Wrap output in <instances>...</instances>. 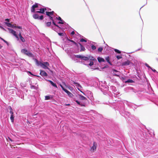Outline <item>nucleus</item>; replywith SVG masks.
Returning <instances> with one entry per match:
<instances>
[{"label": "nucleus", "instance_id": "nucleus-1", "mask_svg": "<svg viewBox=\"0 0 158 158\" xmlns=\"http://www.w3.org/2000/svg\"><path fill=\"white\" fill-rule=\"evenodd\" d=\"M21 52L22 53L30 57H33V54L29 51L25 49H23L22 50Z\"/></svg>", "mask_w": 158, "mask_h": 158}, {"label": "nucleus", "instance_id": "nucleus-2", "mask_svg": "<svg viewBox=\"0 0 158 158\" xmlns=\"http://www.w3.org/2000/svg\"><path fill=\"white\" fill-rule=\"evenodd\" d=\"M49 64L48 62H45L44 63H42V64H41V67L44 69H49L48 66H49Z\"/></svg>", "mask_w": 158, "mask_h": 158}, {"label": "nucleus", "instance_id": "nucleus-3", "mask_svg": "<svg viewBox=\"0 0 158 158\" xmlns=\"http://www.w3.org/2000/svg\"><path fill=\"white\" fill-rule=\"evenodd\" d=\"M8 29L9 30V32L10 33L13 35L17 39H18V40L19 39V37L18 36V35H17V34H16V32L15 31H14L12 29L9 28H8Z\"/></svg>", "mask_w": 158, "mask_h": 158}, {"label": "nucleus", "instance_id": "nucleus-4", "mask_svg": "<svg viewBox=\"0 0 158 158\" xmlns=\"http://www.w3.org/2000/svg\"><path fill=\"white\" fill-rule=\"evenodd\" d=\"M112 73L114 76H118L120 75V72H119L117 70L115 69H113L112 71Z\"/></svg>", "mask_w": 158, "mask_h": 158}, {"label": "nucleus", "instance_id": "nucleus-5", "mask_svg": "<svg viewBox=\"0 0 158 158\" xmlns=\"http://www.w3.org/2000/svg\"><path fill=\"white\" fill-rule=\"evenodd\" d=\"M38 7V4H35L33 5L31 7V11L32 12H35V8L37 7Z\"/></svg>", "mask_w": 158, "mask_h": 158}, {"label": "nucleus", "instance_id": "nucleus-6", "mask_svg": "<svg viewBox=\"0 0 158 158\" xmlns=\"http://www.w3.org/2000/svg\"><path fill=\"white\" fill-rule=\"evenodd\" d=\"M40 74L42 76L46 77L48 76L47 74L44 71L41 70H40Z\"/></svg>", "mask_w": 158, "mask_h": 158}, {"label": "nucleus", "instance_id": "nucleus-7", "mask_svg": "<svg viewBox=\"0 0 158 158\" xmlns=\"http://www.w3.org/2000/svg\"><path fill=\"white\" fill-rule=\"evenodd\" d=\"M131 63V62L129 60L122 63V65L123 66H127L130 64Z\"/></svg>", "mask_w": 158, "mask_h": 158}, {"label": "nucleus", "instance_id": "nucleus-8", "mask_svg": "<svg viewBox=\"0 0 158 158\" xmlns=\"http://www.w3.org/2000/svg\"><path fill=\"white\" fill-rule=\"evenodd\" d=\"M46 10V8H43L42 9H41L40 11H36V12L38 13H44L45 11Z\"/></svg>", "mask_w": 158, "mask_h": 158}, {"label": "nucleus", "instance_id": "nucleus-9", "mask_svg": "<svg viewBox=\"0 0 158 158\" xmlns=\"http://www.w3.org/2000/svg\"><path fill=\"white\" fill-rule=\"evenodd\" d=\"M78 98L80 100L83 101L87 100V99L85 97L81 95H79Z\"/></svg>", "mask_w": 158, "mask_h": 158}, {"label": "nucleus", "instance_id": "nucleus-10", "mask_svg": "<svg viewBox=\"0 0 158 158\" xmlns=\"http://www.w3.org/2000/svg\"><path fill=\"white\" fill-rule=\"evenodd\" d=\"M68 95L70 98H72L73 96V94L71 93L70 92L67 90H65V91Z\"/></svg>", "mask_w": 158, "mask_h": 158}, {"label": "nucleus", "instance_id": "nucleus-11", "mask_svg": "<svg viewBox=\"0 0 158 158\" xmlns=\"http://www.w3.org/2000/svg\"><path fill=\"white\" fill-rule=\"evenodd\" d=\"M19 31V36L21 40L23 42H24L25 41V40L21 36V31Z\"/></svg>", "mask_w": 158, "mask_h": 158}, {"label": "nucleus", "instance_id": "nucleus-12", "mask_svg": "<svg viewBox=\"0 0 158 158\" xmlns=\"http://www.w3.org/2000/svg\"><path fill=\"white\" fill-rule=\"evenodd\" d=\"M96 144L95 142H94L93 145L91 148V150L93 151H94L96 149Z\"/></svg>", "mask_w": 158, "mask_h": 158}, {"label": "nucleus", "instance_id": "nucleus-13", "mask_svg": "<svg viewBox=\"0 0 158 158\" xmlns=\"http://www.w3.org/2000/svg\"><path fill=\"white\" fill-rule=\"evenodd\" d=\"M4 23L8 27H14V26L11 24L10 23H8L7 22H5Z\"/></svg>", "mask_w": 158, "mask_h": 158}, {"label": "nucleus", "instance_id": "nucleus-14", "mask_svg": "<svg viewBox=\"0 0 158 158\" xmlns=\"http://www.w3.org/2000/svg\"><path fill=\"white\" fill-rule=\"evenodd\" d=\"M98 60V62L100 63H101V62H105V60L104 59L102 58H101L100 57H98L97 58Z\"/></svg>", "mask_w": 158, "mask_h": 158}, {"label": "nucleus", "instance_id": "nucleus-15", "mask_svg": "<svg viewBox=\"0 0 158 158\" xmlns=\"http://www.w3.org/2000/svg\"><path fill=\"white\" fill-rule=\"evenodd\" d=\"M35 61L36 62V64L37 66H41V64H42V63L36 59H35Z\"/></svg>", "mask_w": 158, "mask_h": 158}, {"label": "nucleus", "instance_id": "nucleus-16", "mask_svg": "<svg viewBox=\"0 0 158 158\" xmlns=\"http://www.w3.org/2000/svg\"><path fill=\"white\" fill-rule=\"evenodd\" d=\"M76 84V86L77 87V89L80 91V89L82 88L81 85L78 83H75Z\"/></svg>", "mask_w": 158, "mask_h": 158}, {"label": "nucleus", "instance_id": "nucleus-17", "mask_svg": "<svg viewBox=\"0 0 158 158\" xmlns=\"http://www.w3.org/2000/svg\"><path fill=\"white\" fill-rule=\"evenodd\" d=\"M88 58L89 60H93V61H96V60L95 59L93 56H88Z\"/></svg>", "mask_w": 158, "mask_h": 158}, {"label": "nucleus", "instance_id": "nucleus-18", "mask_svg": "<svg viewBox=\"0 0 158 158\" xmlns=\"http://www.w3.org/2000/svg\"><path fill=\"white\" fill-rule=\"evenodd\" d=\"M48 81L50 82L51 84L54 87L57 88V86L55 83H54L51 80H48Z\"/></svg>", "mask_w": 158, "mask_h": 158}, {"label": "nucleus", "instance_id": "nucleus-19", "mask_svg": "<svg viewBox=\"0 0 158 158\" xmlns=\"http://www.w3.org/2000/svg\"><path fill=\"white\" fill-rule=\"evenodd\" d=\"M80 46H81V50L80 51L81 52L82 51H84L85 50V48L84 47H83L81 44H79Z\"/></svg>", "mask_w": 158, "mask_h": 158}, {"label": "nucleus", "instance_id": "nucleus-20", "mask_svg": "<svg viewBox=\"0 0 158 158\" xmlns=\"http://www.w3.org/2000/svg\"><path fill=\"white\" fill-rule=\"evenodd\" d=\"M33 17L34 19H39V16L37 14H35L33 15Z\"/></svg>", "mask_w": 158, "mask_h": 158}, {"label": "nucleus", "instance_id": "nucleus-21", "mask_svg": "<svg viewBox=\"0 0 158 158\" xmlns=\"http://www.w3.org/2000/svg\"><path fill=\"white\" fill-rule=\"evenodd\" d=\"M75 101L77 103V104L78 105H80L81 106H85V105L84 104H82L79 101H78L77 100H76Z\"/></svg>", "mask_w": 158, "mask_h": 158}, {"label": "nucleus", "instance_id": "nucleus-22", "mask_svg": "<svg viewBox=\"0 0 158 158\" xmlns=\"http://www.w3.org/2000/svg\"><path fill=\"white\" fill-rule=\"evenodd\" d=\"M14 115L11 114L10 117V119L11 120L12 122L13 123L14 122Z\"/></svg>", "mask_w": 158, "mask_h": 158}, {"label": "nucleus", "instance_id": "nucleus-23", "mask_svg": "<svg viewBox=\"0 0 158 158\" xmlns=\"http://www.w3.org/2000/svg\"><path fill=\"white\" fill-rule=\"evenodd\" d=\"M76 57L81 58L82 59L83 56L82 55H76L75 56Z\"/></svg>", "mask_w": 158, "mask_h": 158}, {"label": "nucleus", "instance_id": "nucleus-24", "mask_svg": "<svg viewBox=\"0 0 158 158\" xmlns=\"http://www.w3.org/2000/svg\"><path fill=\"white\" fill-rule=\"evenodd\" d=\"M9 110H10V113L11 114H14V113L13 111V110L11 108L10 106H9Z\"/></svg>", "mask_w": 158, "mask_h": 158}, {"label": "nucleus", "instance_id": "nucleus-25", "mask_svg": "<svg viewBox=\"0 0 158 158\" xmlns=\"http://www.w3.org/2000/svg\"><path fill=\"white\" fill-rule=\"evenodd\" d=\"M82 59L85 60H89L88 56H83Z\"/></svg>", "mask_w": 158, "mask_h": 158}, {"label": "nucleus", "instance_id": "nucleus-26", "mask_svg": "<svg viewBox=\"0 0 158 158\" xmlns=\"http://www.w3.org/2000/svg\"><path fill=\"white\" fill-rule=\"evenodd\" d=\"M133 82L134 81L131 79H128L125 82V83H133Z\"/></svg>", "mask_w": 158, "mask_h": 158}, {"label": "nucleus", "instance_id": "nucleus-27", "mask_svg": "<svg viewBox=\"0 0 158 158\" xmlns=\"http://www.w3.org/2000/svg\"><path fill=\"white\" fill-rule=\"evenodd\" d=\"M106 60L110 64H111L110 62L109 61V57L108 56L106 58Z\"/></svg>", "mask_w": 158, "mask_h": 158}, {"label": "nucleus", "instance_id": "nucleus-28", "mask_svg": "<svg viewBox=\"0 0 158 158\" xmlns=\"http://www.w3.org/2000/svg\"><path fill=\"white\" fill-rule=\"evenodd\" d=\"M50 99V96H45V100H48Z\"/></svg>", "mask_w": 158, "mask_h": 158}, {"label": "nucleus", "instance_id": "nucleus-29", "mask_svg": "<svg viewBox=\"0 0 158 158\" xmlns=\"http://www.w3.org/2000/svg\"><path fill=\"white\" fill-rule=\"evenodd\" d=\"M114 51L115 52H116L118 53H121V52L119 50L117 49H114Z\"/></svg>", "mask_w": 158, "mask_h": 158}, {"label": "nucleus", "instance_id": "nucleus-30", "mask_svg": "<svg viewBox=\"0 0 158 158\" xmlns=\"http://www.w3.org/2000/svg\"><path fill=\"white\" fill-rule=\"evenodd\" d=\"M51 22H48L46 23V25L48 26H50L51 24Z\"/></svg>", "mask_w": 158, "mask_h": 158}, {"label": "nucleus", "instance_id": "nucleus-31", "mask_svg": "<svg viewBox=\"0 0 158 158\" xmlns=\"http://www.w3.org/2000/svg\"><path fill=\"white\" fill-rule=\"evenodd\" d=\"M102 50H103V48L102 47L99 48L98 49V51L99 52H102Z\"/></svg>", "mask_w": 158, "mask_h": 158}, {"label": "nucleus", "instance_id": "nucleus-32", "mask_svg": "<svg viewBox=\"0 0 158 158\" xmlns=\"http://www.w3.org/2000/svg\"><path fill=\"white\" fill-rule=\"evenodd\" d=\"M91 48L93 50H95L96 49V47L94 45H92L91 46Z\"/></svg>", "mask_w": 158, "mask_h": 158}, {"label": "nucleus", "instance_id": "nucleus-33", "mask_svg": "<svg viewBox=\"0 0 158 158\" xmlns=\"http://www.w3.org/2000/svg\"><path fill=\"white\" fill-rule=\"evenodd\" d=\"M54 11H52V12H48V11H47V14H51L52 15L54 13Z\"/></svg>", "mask_w": 158, "mask_h": 158}, {"label": "nucleus", "instance_id": "nucleus-34", "mask_svg": "<svg viewBox=\"0 0 158 158\" xmlns=\"http://www.w3.org/2000/svg\"><path fill=\"white\" fill-rule=\"evenodd\" d=\"M93 64H94L93 62L92 61H90V63L89 64V65L90 66H91L93 65Z\"/></svg>", "mask_w": 158, "mask_h": 158}, {"label": "nucleus", "instance_id": "nucleus-35", "mask_svg": "<svg viewBox=\"0 0 158 158\" xmlns=\"http://www.w3.org/2000/svg\"><path fill=\"white\" fill-rule=\"evenodd\" d=\"M60 87H61V88H62V89L64 91H65V90H66V89H65L64 87L62 85H60Z\"/></svg>", "mask_w": 158, "mask_h": 158}, {"label": "nucleus", "instance_id": "nucleus-36", "mask_svg": "<svg viewBox=\"0 0 158 158\" xmlns=\"http://www.w3.org/2000/svg\"><path fill=\"white\" fill-rule=\"evenodd\" d=\"M80 41L82 42H86V41H87L86 40H85L84 39H81V40Z\"/></svg>", "mask_w": 158, "mask_h": 158}, {"label": "nucleus", "instance_id": "nucleus-37", "mask_svg": "<svg viewBox=\"0 0 158 158\" xmlns=\"http://www.w3.org/2000/svg\"><path fill=\"white\" fill-rule=\"evenodd\" d=\"M58 34L60 36H63L64 35L63 33H58Z\"/></svg>", "mask_w": 158, "mask_h": 158}, {"label": "nucleus", "instance_id": "nucleus-38", "mask_svg": "<svg viewBox=\"0 0 158 158\" xmlns=\"http://www.w3.org/2000/svg\"><path fill=\"white\" fill-rule=\"evenodd\" d=\"M116 57L118 59H120L121 58H122V57L121 56H116Z\"/></svg>", "mask_w": 158, "mask_h": 158}, {"label": "nucleus", "instance_id": "nucleus-39", "mask_svg": "<svg viewBox=\"0 0 158 158\" xmlns=\"http://www.w3.org/2000/svg\"><path fill=\"white\" fill-rule=\"evenodd\" d=\"M14 27H16L19 29H22V27L20 26H14Z\"/></svg>", "mask_w": 158, "mask_h": 158}, {"label": "nucleus", "instance_id": "nucleus-40", "mask_svg": "<svg viewBox=\"0 0 158 158\" xmlns=\"http://www.w3.org/2000/svg\"><path fill=\"white\" fill-rule=\"evenodd\" d=\"M68 40L70 42H73V43H74L75 44H76V43L73 40H69V39H68Z\"/></svg>", "mask_w": 158, "mask_h": 158}, {"label": "nucleus", "instance_id": "nucleus-41", "mask_svg": "<svg viewBox=\"0 0 158 158\" xmlns=\"http://www.w3.org/2000/svg\"><path fill=\"white\" fill-rule=\"evenodd\" d=\"M43 19V15H41L39 17V19H40L42 20Z\"/></svg>", "mask_w": 158, "mask_h": 158}, {"label": "nucleus", "instance_id": "nucleus-42", "mask_svg": "<svg viewBox=\"0 0 158 158\" xmlns=\"http://www.w3.org/2000/svg\"><path fill=\"white\" fill-rule=\"evenodd\" d=\"M52 23H53V24H54L55 26H56V27H59L58 25H56L55 23V22H54V21H53V20Z\"/></svg>", "mask_w": 158, "mask_h": 158}, {"label": "nucleus", "instance_id": "nucleus-43", "mask_svg": "<svg viewBox=\"0 0 158 158\" xmlns=\"http://www.w3.org/2000/svg\"><path fill=\"white\" fill-rule=\"evenodd\" d=\"M58 19L61 22H64V21L61 19V18L60 17H58Z\"/></svg>", "mask_w": 158, "mask_h": 158}, {"label": "nucleus", "instance_id": "nucleus-44", "mask_svg": "<svg viewBox=\"0 0 158 158\" xmlns=\"http://www.w3.org/2000/svg\"><path fill=\"white\" fill-rule=\"evenodd\" d=\"M1 39L4 42H5V43H6L7 44H8V42L6 41V40H4L2 38H1Z\"/></svg>", "mask_w": 158, "mask_h": 158}, {"label": "nucleus", "instance_id": "nucleus-45", "mask_svg": "<svg viewBox=\"0 0 158 158\" xmlns=\"http://www.w3.org/2000/svg\"><path fill=\"white\" fill-rule=\"evenodd\" d=\"M46 15H47L48 16H50L51 15H52L51 14H47V11L46 12Z\"/></svg>", "mask_w": 158, "mask_h": 158}, {"label": "nucleus", "instance_id": "nucleus-46", "mask_svg": "<svg viewBox=\"0 0 158 158\" xmlns=\"http://www.w3.org/2000/svg\"><path fill=\"white\" fill-rule=\"evenodd\" d=\"M145 65L148 67L149 68H150L151 69V68L150 66H149L148 64H146Z\"/></svg>", "mask_w": 158, "mask_h": 158}, {"label": "nucleus", "instance_id": "nucleus-47", "mask_svg": "<svg viewBox=\"0 0 158 158\" xmlns=\"http://www.w3.org/2000/svg\"><path fill=\"white\" fill-rule=\"evenodd\" d=\"M5 20L6 21H7V22L8 23V22H10V20L9 19H6Z\"/></svg>", "mask_w": 158, "mask_h": 158}, {"label": "nucleus", "instance_id": "nucleus-48", "mask_svg": "<svg viewBox=\"0 0 158 158\" xmlns=\"http://www.w3.org/2000/svg\"><path fill=\"white\" fill-rule=\"evenodd\" d=\"M0 27L2 29V30H3L4 31H6V30L5 28H4L2 26H0Z\"/></svg>", "mask_w": 158, "mask_h": 158}, {"label": "nucleus", "instance_id": "nucleus-49", "mask_svg": "<svg viewBox=\"0 0 158 158\" xmlns=\"http://www.w3.org/2000/svg\"><path fill=\"white\" fill-rule=\"evenodd\" d=\"M58 24H63L64 22H59L58 23Z\"/></svg>", "mask_w": 158, "mask_h": 158}, {"label": "nucleus", "instance_id": "nucleus-50", "mask_svg": "<svg viewBox=\"0 0 158 158\" xmlns=\"http://www.w3.org/2000/svg\"><path fill=\"white\" fill-rule=\"evenodd\" d=\"M75 33V32L74 31H73L71 33V34L72 35H73Z\"/></svg>", "mask_w": 158, "mask_h": 158}, {"label": "nucleus", "instance_id": "nucleus-51", "mask_svg": "<svg viewBox=\"0 0 158 158\" xmlns=\"http://www.w3.org/2000/svg\"><path fill=\"white\" fill-rule=\"evenodd\" d=\"M151 69H152V71H153V72H156V70H155V69H152V68H151Z\"/></svg>", "mask_w": 158, "mask_h": 158}, {"label": "nucleus", "instance_id": "nucleus-52", "mask_svg": "<svg viewBox=\"0 0 158 158\" xmlns=\"http://www.w3.org/2000/svg\"><path fill=\"white\" fill-rule=\"evenodd\" d=\"M50 17V19L52 20H53V18L52 17H51V16H49Z\"/></svg>", "mask_w": 158, "mask_h": 158}, {"label": "nucleus", "instance_id": "nucleus-53", "mask_svg": "<svg viewBox=\"0 0 158 158\" xmlns=\"http://www.w3.org/2000/svg\"><path fill=\"white\" fill-rule=\"evenodd\" d=\"M11 141H12V140L10 138H8Z\"/></svg>", "mask_w": 158, "mask_h": 158}, {"label": "nucleus", "instance_id": "nucleus-54", "mask_svg": "<svg viewBox=\"0 0 158 158\" xmlns=\"http://www.w3.org/2000/svg\"><path fill=\"white\" fill-rule=\"evenodd\" d=\"M29 73L31 74V75H33L31 73V72H29Z\"/></svg>", "mask_w": 158, "mask_h": 158}, {"label": "nucleus", "instance_id": "nucleus-55", "mask_svg": "<svg viewBox=\"0 0 158 158\" xmlns=\"http://www.w3.org/2000/svg\"><path fill=\"white\" fill-rule=\"evenodd\" d=\"M2 47V46L0 44V48H1Z\"/></svg>", "mask_w": 158, "mask_h": 158}, {"label": "nucleus", "instance_id": "nucleus-56", "mask_svg": "<svg viewBox=\"0 0 158 158\" xmlns=\"http://www.w3.org/2000/svg\"><path fill=\"white\" fill-rule=\"evenodd\" d=\"M99 68H95V69H98Z\"/></svg>", "mask_w": 158, "mask_h": 158}, {"label": "nucleus", "instance_id": "nucleus-57", "mask_svg": "<svg viewBox=\"0 0 158 158\" xmlns=\"http://www.w3.org/2000/svg\"><path fill=\"white\" fill-rule=\"evenodd\" d=\"M69 105V104H67V105Z\"/></svg>", "mask_w": 158, "mask_h": 158}, {"label": "nucleus", "instance_id": "nucleus-58", "mask_svg": "<svg viewBox=\"0 0 158 158\" xmlns=\"http://www.w3.org/2000/svg\"><path fill=\"white\" fill-rule=\"evenodd\" d=\"M19 158V157H18V158Z\"/></svg>", "mask_w": 158, "mask_h": 158}]
</instances>
